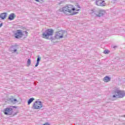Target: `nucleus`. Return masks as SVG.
<instances>
[{
	"label": "nucleus",
	"mask_w": 125,
	"mask_h": 125,
	"mask_svg": "<svg viewBox=\"0 0 125 125\" xmlns=\"http://www.w3.org/2000/svg\"><path fill=\"white\" fill-rule=\"evenodd\" d=\"M81 7L80 5L78 4L75 5H66L62 7V9H59L60 12H63L64 14L68 15H75L77 13H79L78 11H80Z\"/></svg>",
	"instance_id": "1"
},
{
	"label": "nucleus",
	"mask_w": 125,
	"mask_h": 125,
	"mask_svg": "<svg viewBox=\"0 0 125 125\" xmlns=\"http://www.w3.org/2000/svg\"><path fill=\"white\" fill-rule=\"evenodd\" d=\"M54 34V30L52 28H48L45 31V32L42 34V38L43 39H49V37L53 36Z\"/></svg>",
	"instance_id": "2"
},
{
	"label": "nucleus",
	"mask_w": 125,
	"mask_h": 125,
	"mask_svg": "<svg viewBox=\"0 0 125 125\" xmlns=\"http://www.w3.org/2000/svg\"><path fill=\"white\" fill-rule=\"evenodd\" d=\"M27 36H28V32H22L20 29L17 30L14 33V37L16 39H20L22 37H27Z\"/></svg>",
	"instance_id": "3"
},
{
	"label": "nucleus",
	"mask_w": 125,
	"mask_h": 125,
	"mask_svg": "<svg viewBox=\"0 0 125 125\" xmlns=\"http://www.w3.org/2000/svg\"><path fill=\"white\" fill-rule=\"evenodd\" d=\"M114 95L113 97H115L116 98H123L125 97V92L124 91L117 90L113 92Z\"/></svg>",
	"instance_id": "4"
},
{
	"label": "nucleus",
	"mask_w": 125,
	"mask_h": 125,
	"mask_svg": "<svg viewBox=\"0 0 125 125\" xmlns=\"http://www.w3.org/2000/svg\"><path fill=\"white\" fill-rule=\"evenodd\" d=\"M91 13H94L96 17H101L103 16L105 13V11L102 10H97L95 9H93L91 10Z\"/></svg>",
	"instance_id": "5"
},
{
	"label": "nucleus",
	"mask_w": 125,
	"mask_h": 125,
	"mask_svg": "<svg viewBox=\"0 0 125 125\" xmlns=\"http://www.w3.org/2000/svg\"><path fill=\"white\" fill-rule=\"evenodd\" d=\"M33 109H41V108H42V102H41V101H36L33 104Z\"/></svg>",
	"instance_id": "6"
},
{
	"label": "nucleus",
	"mask_w": 125,
	"mask_h": 125,
	"mask_svg": "<svg viewBox=\"0 0 125 125\" xmlns=\"http://www.w3.org/2000/svg\"><path fill=\"white\" fill-rule=\"evenodd\" d=\"M96 4L98 6H105L106 2L104 0H96Z\"/></svg>",
	"instance_id": "7"
},
{
	"label": "nucleus",
	"mask_w": 125,
	"mask_h": 125,
	"mask_svg": "<svg viewBox=\"0 0 125 125\" xmlns=\"http://www.w3.org/2000/svg\"><path fill=\"white\" fill-rule=\"evenodd\" d=\"M13 110L11 108L7 107L3 110V113H4V115H12Z\"/></svg>",
	"instance_id": "8"
},
{
	"label": "nucleus",
	"mask_w": 125,
	"mask_h": 125,
	"mask_svg": "<svg viewBox=\"0 0 125 125\" xmlns=\"http://www.w3.org/2000/svg\"><path fill=\"white\" fill-rule=\"evenodd\" d=\"M64 33H65L63 31H60L57 32L56 34V39H62L63 38V35H64Z\"/></svg>",
	"instance_id": "9"
},
{
	"label": "nucleus",
	"mask_w": 125,
	"mask_h": 125,
	"mask_svg": "<svg viewBox=\"0 0 125 125\" xmlns=\"http://www.w3.org/2000/svg\"><path fill=\"white\" fill-rule=\"evenodd\" d=\"M16 18V15L15 13H11L9 15L8 17L9 20H14Z\"/></svg>",
	"instance_id": "10"
},
{
	"label": "nucleus",
	"mask_w": 125,
	"mask_h": 125,
	"mask_svg": "<svg viewBox=\"0 0 125 125\" xmlns=\"http://www.w3.org/2000/svg\"><path fill=\"white\" fill-rule=\"evenodd\" d=\"M6 16V13H3L0 15V18H1V19H5Z\"/></svg>",
	"instance_id": "11"
},
{
	"label": "nucleus",
	"mask_w": 125,
	"mask_h": 125,
	"mask_svg": "<svg viewBox=\"0 0 125 125\" xmlns=\"http://www.w3.org/2000/svg\"><path fill=\"white\" fill-rule=\"evenodd\" d=\"M9 100L11 102H12V103H13L14 104H15V103L17 102V100L16 99L10 98Z\"/></svg>",
	"instance_id": "12"
},
{
	"label": "nucleus",
	"mask_w": 125,
	"mask_h": 125,
	"mask_svg": "<svg viewBox=\"0 0 125 125\" xmlns=\"http://www.w3.org/2000/svg\"><path fill=\"white\" fill-rule=\"evenodd\" d=\"M104 81L105 83H108V82H110V78L108 76H105L104 78Z\"/></svg>",
	"instance_id": "13"
},
{
	"label": "nucleus",
	"mask_w": 125,
	"mask_h": 125,
	"mask_svg": "<svg viewBox=\"0 0 125 125\" xmlns=\"http://www.w3.org/2000/svg\"><path fill=\"white\" fill-rule=\"evenodd\" d=\"M34 100H35V99L33 98H30L28 101V105H30L34 101Z\"/></svg>",
	"instance_id": "14"
},
{
	"label": "nucleus",
	"mask_w": 125,
	"mask_h": 125,
	"mask_svg": "<svg viewBox=\"0 0 125 125\" xmlns=\"http://www.w3.org/2000/svg\"><path fill=\"white\" fill-rule=\"evenodd\" d=\"M104 54H108L110 53V51L108 50H105L104 51Z\"/></svg>",
	"instance_id": "15"
},
{
	"label": "nucleus",
	"mask_w": 125,
	"mask_h": 125,
	"mask_svg": "<svg viewBox=\"0 0 125 125\" xmlns=\"http://www.w3.org/2000/svg\"><path fill=\"white\" fill-rule=\"evenodd\" d=\"M31 64V60L28 59L27 61V66H30Z\"/></svg>",
	"instance_id": "16"
},
{
	"label": "nucleus",
	"mask_w": 125,
	"mask_h": 125,
	"mask_svg": "<svg viewBox=\"0 0 125 125\" xmlns=\"http://www.w3.org/2000/svg\"><path fill=\"white\" fill-rule=\"evenodd\" d=\"M41 59H42V58H40L39 57H38L37 60V62L38 63H40V60H41Z\"/></svg>",
	"instance_id": "17"
},
{
	"label": "nucleus",
	"mask_w": 125,
	"mask_h": 125,
	"mask_svg": "<svg viewBox=\"0 0 125 125\" xmlns=\"http://www.w3.org/2000/svg\"><path fill=\"white\" fill-rule=\"evenodd\" d=\"M35 0V1H37V2H40V1H42V0Z\"/></svg>",
	"instance_id": "18"
},
{
	"label": "nucleus",
	"mask_w": 125,
	"mask_h": 125,
	"mask_svg": "<svg viewBox=\"0 0 125 125\" xmlns=\"http://www.w3.org/2000/svg\"><path fill=\"white\" fill-rule=\"evenodd\" d=\"M40 62H37L36 64L35 65V67H38V66H39V64Z\"/></svg>",
	"instance_id": "19"
},
{
	"label": "nucleus",
	"mask_w": 125,
	"mask_h": 125,
	"mask_svg": "<svg viewBox=\"0 0 125 125\" xmlns=\"http://www.w3.org/2000/svg\"><path fill=\"white\" fill-rule=\"evenodd\" d=\"M43 125H49V123H46L44 124Z\"/></svg>",
	"instance_id": "20"
},
{
	"label": "nucleus",
	"mask_w": 125,
	"mask_h": 125,
	"mask_svg": "<svg viewBox=\"0 0 125 125\" xmlns=\"http://www.w3.org/2000/svg\"><path fill=\"white\" fill-rule=\"evenodd\" d=\"M2 26V23H0V28Z\"/></svg>",
	"instance_id": "21"
},
{
	"label": "nucleus",
	"mask_w": 125,
	"mask_h": 125,
	"mask_svg": "<svg viewBox=\"0 0 125 125\" xmlns=\"http://www.w3.org/2000/svg\"><path fill=\"white\" fill-rule=\"evenodd\" d=\"M14 52H16L17 51V50L15 49L13 51Z\"/></svg>",
	"instance_id": "22"
},
{
	"label": "nucleus",
	"mask_w": 125,
	"mask_h": 125,
	"mask_svg": "<svg viewBox=\"0 0 125 125\" xmlns=\"http://www.w3.org/2000/svg\"><path fill=\"white\" fill-rule=\"evenodd\" d=\"M15 48H17L18 47V45H15Z\"/></svg>",
	"instance_id": "23"
},
{
	"label": "nucleus",
	"mask_w": 125,
	"mask_h": 125,
	"mask_svg": "<svg viewBox=\"0 0 125 125\" xmlns=\"http://www.w3.org/2000/svg\"><path fill=\"white\" fill-rule=\"evenodd\" d=\"M13 107V108H16V107H15V106H12Z\"/></svg>",
	"instance_id": "24"
}]
</instances>
